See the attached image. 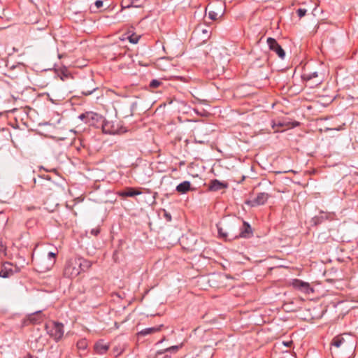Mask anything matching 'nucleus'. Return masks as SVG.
<instances>
[{"mask_svg":"<svg viewBox=\"0 0 358 358\" xmlns=\"http://www.w3.org/2000/svg\"><path fill=\"white\" fill-rule=\"evenodd\" d=\"M141 192L133 188V187H127L124 189H122L118 192V195L122 197H134L137 195L141 194Z\"/></svg>","mask_w":358,"mask_h":358,"instance_id":"2eb2a0df","label":"nucleus"},{"mask_svg":"<svg viewBox=\"0 0 358 358\" xmlns=\"http://www.w3.org/2000/svg\"><path fill=\"white\" fill-rule=\"evenodd\" d=\"M266 42L269 50L275 52L281 59H285V52L275 38L268 37Z\"/></svg>","mask_w":358,"mask_h":358,"instance_id":"0eeeda50","label":"nucleus"},{"mask_svg":"<svg viewBox=\"0 0 358 358\" xmlns=\"http://www.w3.org/2000/svg\"><path fill=\"white\" fill-rule=\"evenodd\" d=\"M306 13H307V10L305 8H299L296 10V13L299 17H302L305 16Z\"/></svg>","mask_w":358,"mask_h":358,"instance_id":"c85d7f7f","label":"nucleus"},{"mask_svg":"<svg viewBox=\"0 0 358 358\" xmlns=\"http://www.w3.org/2000/svg\"><path fill=\"white\" fill-rule=\"evenodd\" d=\"M45 329L49 336L55 342H59L64 336V325L61 322H53L52 327H50L48 324H45Z\"/></svg>","mask_w":358,"mask_h":358,"instance_id":"7ed1b4c3","label":"nucleus"},{"mask_svg":"<svg viewBox=\"0 0 358 358\" xmlns=\"http://www.w3.org/2000/svg\"><path fill=\"white\" fill-rule=\"evenodd\" d=\"M96 89L97 87L95 86L94 80L88 79L81 85V94L85 96H89L92 94Z\"/></svg>","mask_w":358,"mask_h":358,"instance_id":"6e6552de","label":"nucleus"},{"mask_svg":"<svg viewBox=\"0 0 358 358\" xmlns=\"http://www.w3.org/2000/svg\"><path fill=\"white\" fill-rule=\"evenodd\" d=\"M202 32H203V34H206L208 31H207V30H206V29H202Z\"/></svg>","mask_w":358,"mask_h":358,"instance_id":"c9c22d12","label":"nucleus"},{"mask_svg":"<svg viewBox=\"0 0 358 358\" xmlns=\"http://www.w3.org/2000/svg\"><path fill=\"white\" fill-rule=\"evenodd\" d=\"M169 357H170L168 355H166L164 358H169Z\"/></svg>","mask_w":358,"mask_h":358,"instance_id":"4c0bfd02","label":"nucleus"},{"mask_svg":"<svg viewBox=\"0 0 358 358\" xmlns=\"http://www.w3.org/2000/svg\"><path fill=\"white\" fill-rule=\"evenodd\" d=\"M228 187V183L226 182H221L217 179H213L209 184V189L210 191L217 192L222 189H227Z\"/></svg>","mask_w":358,"mask_h":358,"instance_id":"4468645a","label":"nucleus"},{"mask_svg":"<svg viewBox=\"0 0 358 358\" xmlns=\"http://www.w3.org/2000/svg\"><path fill=\"white\" fill-rule=\"evenodd\" d=\"M217 232L220 237L224 238L226 241H231L232 240H230L229 238H231V234H234L233 232V230L229 226H225L224 227H222L220 224H217Z\"/></svg>","mask_w":358,"mask_h":358,"instance_id":"f8f14e48","label":"nucleus"},{"mask_svg":"<svg viewBox=\"0 0 358 358\" xmlns=\"http://www.w3.org/2000/svg\"><path fill=\"white\" fill-rule=\"evenodd\" d=\"M69 76V73L67 72L66 69L61 70L60 78L64 81Z\"/></svg>","mask_w":358,"mask_h":358,"instance_id":"cd10ccee","label":"nucleus"},{"mask_svg":"<svg viewBox=\"0 0 358 358\" xmlns=\"http://www.w3.org/2000/svg\"><path fill=\"white\" fill-rule=\"evenodd\" d=\"M77 348L80 350H85L87 348L88 343L87 341L85 338L80 339L77 342Z\"/></svg>","mask_w":358,"mask_h":358,"instance_id":"412c9836","label":"nucleus"},{"mask_svg":"<svg viewBox=\"0 0 358 358\" xmlns=\"http://www.w3.org/2000/svg\"><path fill=\"white\" fill-rule=\"evenodd\" d=\"M162 84V82L157 79H153L150 82L149 87L150 88H157Z\"/></svg>","mask_w":358,"mask_h":358,"instance_id":"bb28decb","label":"nucleus"},{"mask_svg":"<svg viewBox=\"0 0 358 358\" xmlns=\"http://www.w3.org/2000/svg\"><path fill=\"white\" fill-rule=\"evenodd\" d=\"M208 134V129L206 125L197 127L194 129V141L196 143L205 144L206 142H208V140L206 137Z\"/></svg>","mask_w":358,"mask_h":358,"instance_id":"39448f33","label":"nucleus"},{"mask_svg":"<svg viewBox=\"0 0 358 358\" xmlns=\"http://www.w3.org/2000/svg\"><path fill=\"white\" fill-rule=\"evenodd\" d=\"M331 346V353L334 358L340 357L343 353L352 351L354 348L353 344L348 341L343 335L334 337Z\"/></svg>","mask_w":358,"mask_h":358,"instance_id":"f03ea898","label":"nucleus"},{"mask_svg":"<svg viewBox=\"0 0 358 358\" xmlns=\"http://www.w3.org/2000/svg\"><path fill=\"white\" fill-rule=\"evenodd\" d=\"M163 211H164V217H165L166 221L171 222L172 220L171 214L169 212H167L166 210H163Z\"/></svg>","mask_w":358,"mask_h":358,"instance_id":"7c9ffc66","label":"nucleus"},{"mask_svg":"<svg viewBox=\"0 0 358 358\" xmlns=\"http://www.w3.org/2000/svg\"><path fill=\"white\" fill-rule=\"evenodd\" d=\"M140 38H141L140 36L134 34H131L127 36V39L132 44H136L138 42Z\"/></svg>","mask_w":358,"mask_h":358,"instance_id":"4be33fe9","label":"nucleus"},{"mask_svg":"<svg viewBox=\"0 0 358 358\" xmlns=\"http://www.w3.org/2000/svg\"><path fill=\"white\" fill-rule=\"evenodd\" d=\"M165 353H167L166 351H164V350H160L159 351H157V355H163V354H165Z\"/></svg>","mask_w":358,"mask_h":358,"instance_id":"72a5a7b5","label":"nucleus"},{"mask_svg":"<svg viewBox=\"0 0 358 358\" xmlns=\"http://www.w3.org/2000/svg\"><path fill=\"white\" fill-rule=\"evenodd\" d=\"M231 237L229 238L230 240H235L239 238H250L253 236V231L250 224L246 222H243V225L240 228V233L238 234H231Z\"/></svg>","mask_w":358,"mask_h":358,"instance_id":"423d86ee","label":"nucleus"},{"mask_svg":"<svg viewBox=\"0 0 358 358\" xmlns=\"http://www.w3.org/2000/svg\"><path fill=\"white\" fill-rule=\"evenodd\" d=\"M351 352V351H348L347 352H345V356H348V354L349 352Z\"/></svg>","mask_w":358,"mask_h":358,"instance_id":"e433bc0d","label":"nucleus"},{"mask_svg":"<svg viewBox=\"0 0 358 358\" xmlns=\"http://www.w3.org/2000/svg\"><path fill=\"white\" fill-rule=\"evenodd\" d=\"M181 346H182V345H173V346L166 348V349H164V351H166V352H170V353H176L181 348Z\"/></svg>","mask_w":358,"mask_h":358,"instance_id":"393cba45","label":"nucleus"},{"mask_svg":"<svg viewBox=\"0 0 358 358\" xmlns=\"http://www.w3.org/2000/svg\"><path fill=\"white\" fill-rule=\"evenodd\" d=\"M191 189V182L185 180L178 185L176 187V190L180 194H186Z\"/></svg>","mask_w":358,"mask_h":358,"instance_id":"dca6fc26","label":"nucleus"},{"mask_svg":"<svg viewBox=\"0 0 358 358\" xmlns=\"http://www.w3.org/2000/svg\"><path fill=\"white\" fill-rule=\"evenodd\" d=\"M0 278H2V276H1V273H0Z\"/></svg>","mask_w":358,"mask_h":358,"instance_id":"a19ab883","label":"nucleus"},{"mask_svg":"<svg viewBox=\"0 0 358 358\" xmlns=\"http://www.w3.org/2000/svg\"><path fill=\"white\" fill-rule=\"evenodd\" d=\"M245 180V176H243L242 180Z\"/></svg>","mask_w":358,"mask_h":358,"instance_id":"ea45409f","label":"nucleus"},{"mask_svg":"<svg viewBox=\"0 0 358 358\" xmlns=\"http://www.w3.org/2000/svg\"><path fill=\"white\" fill-rule=\"evenodd\" d=\"M144 1H145V0H131V3L127 7L133 6L139 8L142 6Z\"/></svg>","mask_w":358,"mask_h":358,"instance_id":"5701e85b","label":"nucleus"},{"mask_svg":"<svg viewBox=\"0 0 358 358\" xmlns=\"http://www.w3.org/2000/svg\"><path fill=\"white\" fill-rule=\"evenodd\" d=\"M162 327V325H160L158 327L145 328V329L141 330V331H139L138 334L139 336H145L148 334H152V333L159 331L161 329Z\"/></svg>","mask_w":358,"mask_h":358,"instance_id":"a211bd4d","label":"nucleus"},{"mask_svg":"<svg viewBox=\"0 0 358 358\" xmlns=\"http://www.w3.org/2000/svg\"><path fill=\"white\" fill-rule=\"evenodd\" d=\"M326 217L327 216L324 215L323 214L313 217L310 221L311 225L317 226L321 224L326 219Z\"/></svg>","mask_w":358,"mask_h":358,"instance_id":"6ab92c4d","label":"nucleus"},{"mask_svg":"<svg viewBox=\"0 0 358 358\" xmlns=\"http://www.w3.org/2000/svg\"><path fill=\"white\" fill-rule=\"evenodd\" d=\"M268 197V194L266 192H260L257 194L255 199L248 201L247 203L250 204L252 207L263 205L267 201Z\"/></svg>","mask_w":358,"mask_h":358,"instance_id":"9d476101","label":"nucleus"},{"mask_svg":"<svg viewBox=\"0 0 358 358\" xmlns=\"http://www.w3.org/2000/svg\"><path fill=\"white\" fill-rule=\"evenodd\" d=\"M108 350L109 345L103 340H99L96 342L94 346V353L101 357L106 355Z\"/></svg>","mask_w":358,"mask_h":358,"instance_id":"9b49d317","label":"nucleus"},{"mask_svg":"<svg viewBox=\"0 0 358 358\" xmlns=\"http://www.w3.org/2000/svg\"><path fill=\"white\" fill-rule=\"evenodd\" d=\"M13 264L8 262H4L1 266L0 273L3 278H7L13 275L15 271L12 268Z\"/></svg>","mask_w":358,"mask_h":358,"instance_id":"ddd939ff","label":"nucleus"},{"mask_svg":"<svg viewBox=\"0 0 358 358\" xmlns=\"http://www.w3.org/2000/svg\"><path fill=\"white\" fill-rule=\"evenodd\" d=\"M164 340H165V338H164L163 339H161V340L157 343V344H159V343H162Z\"/></svg>","mask_w":358,"mask_h":358,"instance_id":"f704fd0d","label":"nucleus"},{"mask_svg":"<svg viewBox=\"0 0 358 358\" xmlns=\"http://www.w3.org/2000/svg\"><path fill=\"white\" fill-rule=\"evenodd\" d=\"M218 16V13L210 10L208 13V17L210 20H216Z\"/></svg>","mask_w":358,"mask_h":358,"instance_id":"c756f323","label":"nucleus"},{"mask_svg":"<svg viewBox=\"0 0 358 358\" xmlns=\"http://www.w3.org/2000/svg\"><path fill=\"white\" fill-rule=\"evenodd\" d=\"M317 76H318L317 72L306 73L303 76V79L308 81V80L313 79L314 78L317 77Z\"/></svg>","mask_w":358,"mask_h":358,"instance_id":"b1692460","label":"nucleus"},{"mask_svg":"<svg viewBox=\"0 0 358 358\" xmlns=\"http://www.w3.org/2000/svg\"><path fill=\"white\" fill-rule=\"evenodd\" d=\"M103 1L101 0H96L94 3V6H96V8L98 9V8H100L101 7L103 6Z\"/></svg>","mask_w":358,"mask_h":358,"instance_id":"2f4dec72","label":"nucleus"},{"mask_svg":"<svg viewBox=\"0 0 358 358\" xmlns=\"http://www.w3.org/2000/svg\"><path fill=\"white\" fill-rule=\"evenodd\" d=\"M29 320L35 323L40 322L42 320V311L38 310L29 316Z\"/></svg>","mask_w":358,"mask_h":358,"instance_id":"aec40b11","label":"nucleus"},{"mask_svg":"<svg viewBox=\"0 0 358 358\" xmlns=\"http://www.w3.org/2000/svg\"><path fill=\"white\" fill-rule=\"evenodd\" d=\"M292 285L294 288L305 294H310L314 292L313 289L310 286L308 282H303L299 279L294 280Z\"/></svg>","mask_w":358,"mask_h":358,"instance_id":"1a4fd4ad","label":"nucleus"},{"mask_svg":"<svg viewBox=\"0 0 358 358\" xmlns=\"http://www.w3.org/2000/svg\"><path fill=\"white\" fill-rule=\"evenodd\" d=\"M56 256H57V253L56 252H49L48 253L47 257L50 261V266H52L53 264L55 263Z\"/></svg>","mask_w":358,"mask_h":358,"instance_id":"a878e982","label":"nucleus"},{"mask_svg":"<svg viewBox=\"0 0 358 358\" xmlns=\"http://www.w3.org/2000/svg\"><path fill=\"white\" fill-rule=\"evenodd\" d=\"M100 231L99 229L96 228V229H92L91 230V234L94 236H97L99 234Z\"/></svg>","mask_w":358,"mask_h":358,"instance_id":"473e14b6","label":"nucleus"},{"mask_svg":"<svg viewBox=\"0 0 358 358\" xmlns=\"http://www.w3.org/2000/svg\"><path fill=\"white\" fill-rule=\"evenodd\" d=\"M76 259V261H78V263H80V265L78 266L81 272L87 271L91 266V262L90 261L82 257Z\"/></svg>","mask_w":358,"mask_h":358,"instance_id":"f3484780","label":"nucleus"},{"mask_svg":"<svg viewBox=\"0 0 358 358\" xmlns=\"http://www.w3.org/2000/svg\"><path fill=\"white\" fill-rule=\"evenodd\" d=\"M78 118L90 126L98 127V124H101L104 133L109 134H115L117 133V129L111 126V122L105 121L102 115L92 112L87 111L80 114Z\"/></svg>","mask_w":358,"mask_h":358,"instance_id":"f257e3e1","label":"nucleus"},{"mask_svg":"<svg viewBox=\"0 0 358 358\" xmlns=\"http://www.w3.org/2000/svg\"><path fill=\"white\" fill-rule=\"evenodd\" d=\"M78 265H80V263H78L76 258L69 259L65 265L64 275L69 278H73L78 275L81 273Z\"/></svg>","mask_w":358,"mask_h":358,"instance_id":"20e7f679","label":"nucleus"},{"mask_svg":"<svg viewBox=\"0 0 358 358\" xmlns=\"http://www.w3.org/2000/svg\"><path fill=\"white\" fill-rule=\"evenodd\" d=\"M284 344L287 346H288V343H284Z\"/></svg>","mask_w":358,"mask_h":358,"instance_id":"58836bf2","label":"nucleus"}]
</instances>
